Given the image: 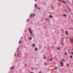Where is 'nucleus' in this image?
Wrapping results in <instances>:
<instances>
[{"instance_id":"f257e3e1","label":"nucleus","mask_w":73,"mask_h":73,"mask_svg":"<svg viewBox=\"0 0 73 73\" xmlns=\"http://www.w3.org/2000/svg\"><path fill=\"white\" fill-rule=\"evenodd\" d=\"M28 30L30 33V34H32V30L30 28L28 29Z\"/></svg>"},{"instance_id":"f03ea898","label":"nucleus","mask_w":73,"mask_h":73,"mask_svg":"<svg viewBox=\"0 0 73 73\" xmlns=\"http://www.w3.org/2000/svg\"><path fill=\"white\" fill-rule=\"evenodd\" d=\"M60 64H61V65L62 66H63V65H64L63 63L62 62H60Z\"/></svg>"},{"instance_id":"7ed1b4c3","label":"nucleus","mask_w":73,"mask_h":73,"mask_svg":"<svg viewBox=\"0 0 73 73\" xmlns=\"http://www.w3.org/2000/svg\"><path fill=\"white\" fill-rule=\"evenodd\" d=\"M65 34H66V35H68V33L67 32V31H66V32H65Z\"/></svg>"},{"instance_id":"20e7f679","label":"nucleus","mask_w":73,"mask_h":73,"mask_svg":"<svg viewBox=\"0 0 73 73\" xmlns=\"http://www.w3.org/2000/svg\"><path fill=\"white\" fill-rule=\"evenodd\" d=\"M64 55H67V54L66 53V52H65L64 53Z\"/></svg>"},{"instance_id":"39448f33","label":"nucleus","mask_w":73,"mask_h":73,"mask_svg":"<svg viewBox=\"0 0 73 73\" xmlns=\"http://www.w3.org/2000/svg\"><path fill=\"white\" fill-rule=\"evenodd\" d=\"M62 1L63 3H64V4H66V3L65 2H64V1L62 0Z\"/></svg>"},{"instance_id":"423d86ee","label":"nucleus","mask_w":73,"mask_h":73,"mask_svg":"<svg viewBox=\"0 0 73 73\" xmlns=\"http://www.w3.org/2000/svg\"><path fill=\"white\" fill-rule=\"evenodd\" d=\"M19 44H21V40H20L19 42Z\"/></svg>"},{"instance_id":"0eeeda50","label":"nucleus","mask_w":73,"mask_h":73,"mask_svg":"<svg viewBox=\"0 0 73 73\" xmlns=\"http://www.w3.org/2000/svg\"><path fill=\"white\" fill-rule=\"evenodd\" d=\"M35 7H37V4H35Z\"/></svg>"},{"instance_id":"6e6552de","label":"nucleus","mask_w":73,"mask_h":73,"mask_svg":"<svg viewBox=\"0 0 73 73\" xmlns=\"http://www.w3.org/2000/svg\"><path fill=\"white\" fill-rule=\"evenodd\" d=\"M13 67H12L11 68V69H13Z\"/></svg>"},{"instance_id":"1a4fd4ad","label":"nucleus","mask_w":73,"mask_h":73,"mask_svg":"<svg viewBox=\"0 0 73 73\" xmlns=\"http://www.w3.org/2000/svg\"><path fill=\"white\" fill-rule=\"evenodd\" d=\"M57 67H55L54 68V69H57Z\"/></svg>"},{"instance_id":"9d476101","label":"nucleus","mask_w":73,"mask_h":73,"mask_svg":"<svg viewBox=\"0 0 73 73\" xmlns=\"http://www.w3.org/2000/svg\"><path fill=\"white\" fill-rule=\"evenodd\" d=\"M70 58H72V56H70Z\"/></svg>"},{"instance_id":"9b49d317","label":"nucleus","mask_w":73,"mask_h":73,"mask_svg":"<svg viewBox=\"0 0 73 73\" xmlns=\"http://www.w3.org/2000/svg\"><path fill=\"white\" fill-rule=\"evenodd\" d=\"M32 16H35V15L34 14H33L32 15Z\"/></svg>"},{"instance_id":"f8f14e48","label":"nucleus","mask_w":73,"mask_h":73,"mask_svg":"<svg viewBox=\"0 0 73 73\" xmlns=\"http://www.w3.org/2000/svg\"><path fill=\"white\" fill-rule=\"evenodd\" d=\"M37 50V49L36 48H35V50Z\"/></svg>"},{"instance_id":"ddd939ff","label":"nucleus","mask_w":73,"mask_h":73,"mask_svg":"<svg viewBox=\"0 0 73 73\" xmlns=\"http://www.w3.org/2000/svg\"><path fill=\"white\" fill-rule=\"evenodd\" d=\"M65 61V60H64V59H62V61Z\"/></svg>"},{"instance_id":"4468645a","label":"nucleus","mask_w":73,"mask_h":73,"mask_svg":"<svg viewBox=\"0 0 73 73\" xmlns=\"http://www.w3.org/2000/svg\"><path fill=\"white\" fill-rule=\"evenodd\" d=\"M50 17H51V18H52V16H51V15H50Z\"/></svg>"},{"instance_id":"2eb2a0df","label":"nucleus","mask_w":73,"mask_h":73,"mask_svg":"<svg viewBox=\"0 0 73 73\" xmlns=\"http://www.w3.org/2000/svg\"><path fill=\"white\" fill-rule=\"evenodd\" d=\"M66 65H67V66H69V64H67Z\"/></svg>"},{"instance_id":"dca6fc26","label":"nucleus","mask_w":73,"mask_h":73,"mask_svg":"<svg viewBox=\"0 0 73 73\" xmlns=\"http://www.w3.org/2000/svg\"><path fill=\"white\" fill-rule=\"evenodd\" d=\"M57 49L58 50V49H59V47L57 48Z\"/></svg>"},{"instance_id":"f3484780","label":"nucleus","mask_w":73,"mask_h":73,"mask_svg":"<svg viewBox=\"0 0 73 73\" xmlns=\"http://www.w3.org/2000/svg\"><path fill=\"white\" fill-rule=\"evenodd\" d=\"M63 16H66V15L64 14V15H63Z\"/></svg>"},{"instance_id":"a211bd4d","label":"nucleus","mask_w":73,"mask_h":73,"mask_svg":"<svg viewBox=\"0 0 73 73\" xmlns=\"http://www.w3.org/2000/svg\"><path fill=\"white\" fill-rule=\"evenodd\" d=\"M33 46H35V44H33Z\"/></svg>"},{"instance_id":"6ab92c4d","label":"nucleus","mask_w":73,"mask_h":73,"mask_svg":"<svg viewBox=\"0 0 73 73\" xmlns=\"http://www.w3.org/2000/svg\"><path fill=\"white\" fill-rule=\"evenodd\" d=\"M29 39H30V40H31V37H30V38Z\"/></svg>"},{"instance_id":"aec40b11","label":"nucleus","mask_w":73,"mask_h":73,"mask_svg":"<svg viewBox=\"0 0 73 73\" xmlns=\"http://www.w3.org/2000/svg\"><path fill=\"white\" fill-rule=\"evenodd\" d=\"M43 58H44V59H45V57H44Z\"/></svg>"},{"instance_id":"412c9836","label":"nucleus","mask_w":73,"mask_h":73,"mask_svg":"<svg viewBox=\"0 0 73 73\" xmlns=\"http://www.w3.org/2000/svg\"><path fill=\"white\" fill-rule=\"evenodd\" d=\"M52 59L51 58V59H50V61H52Z\"/></svg>"},{"instance_id":"4be33fe9","label":"nucleus","mask_w":73,"mask_h":73,"mask_svg":"<svg viewBox=\"0 0 73 73\" xmlns=\"http://www.w3.org/2000/svg\"><path fill=\"white\" fill-rule=\"evenodd\" d=\"M71 54H73V52H71Z\"/></svg>"},{"instance_id":"5701e85b","label":"nucleus","mask_w":73,"mask_h":73,"mask_svg":"<svg viewBox=\"0 0 73 73\" xmlns=\"http://www.w3.org/2000/svg\"><path fill=\"white\" fill-rule=\"evenodd\" d=\"M31 16H32V15H30V17H31Z\"/></svg>"},{"instance_id":"b1692460","label":"nucleus","mask_w":73,"mask_h":73,"mask_svg":"<svg viewBox=\"0 0 73 73\" xmlns=\"http://www.w3.org/2000/svg\"><path fill=\"white\" fill-rule=\"evenodd\" d=\"M44 64H45V65H46V63H45Z\"/></svg>"},{"instance_id":"393cba45","label":"nucleus","mask_w":73,"mask_h":73,"mask_svg":"<svg viewBox=\"0 0 73 73\" xmlns=\"http://www.w3.org/2000/svg\"><path fill=\"white\" fill-rule=\"evenodd\" d=\"M25 66H27V65L25 64Z\"/></svg>"},{"instance_id":"a878e982","label":"nucleus","mask_w":73,"mask_h":73,"mask_svg":"<svg viewBox=\"0 0 73 73\" xmlns=\"http://www.w3.org/2000/svg\"><path fill=\"white\" fill-rule=\"evenodd\" d=\"M39 73H41V72H39Z\"/></svg>"},{"instance_id":"bb28decb","label":"nucleus","mask_w":73,"mask_h":73,"mask_svg":"<svg viewBox=\"0 0 73 73\" xmlns=\"http://www.w3.org/2000/svg\"><path fill=\"white\" fill-rule=\"evenodd\" d=\"M30 73H33L32 72H31Z\"/></svg>"},{"instance_id":"cd10ccee","label":"nucleus","mask_w":73,"mask_h":73,"mask_svg":"<svg viewBox=\"0 0 73 73\" xmlns=\"http://www.w3.org/2000/svg\"><path fill=\"white\" fill-rule=\"evenodd\" d=\"M62 45H64V44H63V43H62Z\"/></svg>"},{"instance_id":"c85d7f7f","label":"nucleus","mask_w":73,"mask_h":73,"mask_svg":"<svg viewBox=\"0 0 73 73\" xmlns=\"http://www.w3.org/2000/svg\"><path fill=\"white\" fill-rule=\"evenodd\" d=\"M70 28H70L69 29H70Z\"/></svg>"},{"instance_id":"c756f323","label":"nucleus","mask_w":73,"mask_h":73,"mask_svg":"<svg viewBox=\"0 0 73 73\" xmlns=\"http://www.w3.org/2000/svg\"><path fill=\"white\" fill-rule=\"evenodd\" d=\"M70 40H71V39H70Z\"/></svg>"},{"instance_id":"7c9ffc66","label":"nucleus","mask_w":73,"mask_h":73,"mask_svg":"<svg viewBox=\"0 0 73 73\" xmlns=\"http://www.w3.org/2000/svg\"><path fill=\"white\" fill-rule=\"evenodd\" d=\"M72 40L73 41V39H72Z\"/></svg>"},{"instance_id":"2f4dec72","label":"nucleus","mask_w":73,"mask_h":73,"mask_svg":"<svg viewBox=\"0 0 73 73\" xmlns=\"http://www.w3.org/2000/svg\"><path fill=\"white\" fill-rule=\"evenodd\" d=\"M25 31V32H26V31Z\"/></svg>"},{"instance_id":"473e14b6","label":"nucleus","mask_w":73,"mask_h":73,"mask_svg":"<svg viewBox=\"0 0 73 73\" xmlns=\"http://www.w3.org/2000/svg\"><path fill=\"white\" fill-rule=\"evenodd\" d=\"M38 9H40V8H38Z\"/></svg>"}]
</instances>
